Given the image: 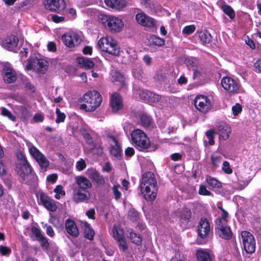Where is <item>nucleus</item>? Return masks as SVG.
<instances>
[{
  "instance_id": "nucleus-36",
  "label": "nucleus",
  "mask_w": 261,
  "mask_h": 261,
  "mask_svg": "<svg viewBox=\"0 0 261 261\" xmlns=\"http://www.w3.org/2000/svg\"><path fill=\"white\" fill-rule=\"evenodd\" d=\"M29 151L30 154L36 161L43 155V154L34 145H30L29 146Z\"/></svg>"
},
{
  "instance_id": "nucleus-42",
  "label": "nucleus",
  "mask_w": 261,
  "mask_h": 261,
  "mask_svg": "<svg viewBox=\"0 0 261 261\" xmlns=\"http://www.w3.org/2000/svg\"><path fill=\"white\" fill-rule=\"evenodd\" d=\"M56 113L57 114V119L56 122L57 123L63 122L64 121L66 118V115L64 113L60 111V109L58 108L56 109Z\"/></svg>"
},
{
  "instance_id": "nucleus-50",
  "label": "nucleus",
  "mask_w": 261,
  "mask_h": 261,
  "mask_svg": "<svg viewBox=\"0 0 261 261\" xmlns=\"http://www.w3.org/2000/svg\"><path fill=\"white\" fill-rule=\"evenodd\" d=\"M117 242L119 244V249L123 252L126 250L128 248L126 240L124 238L117 240Z\"/></svg>"
},
{
  "instance_id": "nucleus-11",
  "label": "nucleus",
  "mask_w": 261,
  "mask_h": 261,
  "mask_svg": "<svg viewBox=\"0 0 261 261\" xmlns=\"http://www.w3.org/2000/svg\"><path fill=\"white\" fill-rule=\"evenodd\" d=\"M2 74L4 80L7 83H12L16 80V73L9 63L3 64Z\"/></svg>"
},
{
  "instance_id": "nucleus-13",
  "label": "nucleus",
  "mask_w": 261,
  "mask_h": 261,
  "mask_svg": "<svg viewBox=\"0 0 261 261\" xmlns=\"http://www.w3.org/2000/svg\"><path fill=\"white\" fill-rule=\"evenodd\" d=\"M18 37L15 35H10L1 41L2 46L10 51H15L18 44Z\"/></svg>"
},
{
  "instance_id": "nucleus-10",
  "label": "nucleus",
  "mask_w": 261,
  "mask_h": 261,
  "mask_svg": "<svg viewBox=\"0 0 261 261\" xmlns=\"http://www.w3.org/2000/svg\"><path fill=\"white\" fill-rule=\"evenodd\" d=\"M135 19L139 24L145 27L152 28L156 25V20L143 12L137 13Z\"/></svg>"
},
{
  "instance_id": "nucleus-46",
  "label": "nucleus",
  "mask_w": 261,
  "mask_h": 261,
  "mask_svg": "<svg viewBox=\"0 0 261 261\" xmlns=\"http://www.w3.org/2000/svg\"><path fill=\"white\" fill-rule=\"evenodd\" d=\"M128 217L133 221H136L139 218L138 212L134 209L129 210Z\"/></svg>"
},
{
  "instance_id": "nucleus-3",
  "label": "nucleus",
  "mask_w": 261,
  "mask_h": 261,
  "mask_svg": "<svg viewBox=\"0 0 261 261\" xmlns=\"http://www.w3.org/2000/svg\"><path fill=\"white\" fill-rule=\"evenodd\" d=\"M97 45L102 51L116 56L119 55V48L116 41L111 37L100 38L98 42Z\"/></svg>"
},
{
  "instance_id": "nucleus-41",
  "label": "nucleus",
  "mask_w": 261,
  "mask_h": 261,
  "mask_svg": "<svg viewBox=\"0 0 261 261\" xmlns=\"http://www.w3.org/2000/svg\"><path fill=\"white\" fill-rule=\"evenodd\" d=\"M216 134V132L214 129H209L206 132V136L208 139V144L211 145H213L215 144L214 140V136Z\"/></svg>"
},
{
  "instance_id": "nucleus-19",
  "label": "nucleus",
  "mask_w": 261,
  "mask_h": 261,
  "mask_svg": "<svg viewBox=\"0 0 261 261\" xmlns=\"http://www.w3.org/2000/svg\"><path fill=\"white\" fill-rule=\"evenodd\" d=\"M219 133V138L221 140H226L229 137L231 132L228 125L224 122H219L217 125Z\"/></svg>"
},
{
  "instance_id": "nucleus-25",
  "label": "nucleus",
  "mask_w": 261,
  "mask_h": 261,
  "mask_svg": "<svg viewBox=\"0 0 261 261\" xmlns=\"http://www.w3.org/2000/svg\"><path fill=\"white\" fill-rule=\"evenodd\" d=\"M81 226L84 231V237L90 241H92L94 238L95 232L91 227L90 224L86 221L81 222Z\"/></svg>"
},
{
  "instance_id": "nucleus-1",
  "label": "nucleus",
  "mask_w": 261,
  "mask_h": 261,
  "mask_svg": "<svg viewBox=\"0 0 261 261\" xmlns=\"http://www.w3.org/2000/svg\"><path fill=\"white\" fill-rule=\"evenodd\" d=\"M140 187L141 193L146 200L153 201L155 199L158 188L152 172H147L143 174Z\"/></svg>"
},
{
  "instance_id": "nucleus-34",
  "label": "nucleus",
  "mask_w": 261,
  "mask_h": 261,
  "mask_svg": "<svg viewBox=\"0 0 261 261\" xmlns=\"http://www.w3.org/2000/svg\"><path fill=\"white\" fill-rule=\"evenodd\" d=\"M206 180L208 184L213 188L219 189L222 187L221 183L215 178L206 175Z\"/></svg>"
},
{
  "instance_id": "nucleus-40",
  "label": "nucleus",
  "mask_w": 261,
  "mask_h": 261,
  "mask_svg": "<svg viewBox=\"0 0 261 261\" xmlns=\"http://www.w3.org/2000/svg\"><path fill=\"white\" fill-rule=\"evenodd\" d=\"M112 81L113 82H118L122 83L124 81V77L123 75L117 71H112Z\"/></svg>"
},
{
  "instance_id": "nucleus-14",
  "label": "nucleus",
  "mask_w": 261,
  "mask_h": 261,
  "mask_svg": "<svg viewBox=\"0 0 261 261\" xmlns=\"http://www.w3.org/2000/svg\"><path fill=\"white\" fill-rule=\"evenodd\" d=\"M211 228L207 219L202 218L198 225V234L201 239H204L210 233Z\"/></svg>"
},
{
  "instance_id": "nucleus-55",
  "label": "nucleus",
  "mask_w": 261,
  "mask_h": 261,
  "mask_svg": "<svg viewBox=\"0 0 261 261\" xmlns=\"http://www.w3.org/2000/svg\"><path fill=\"white\" fill-rule=\"evenodd\" d=\"M84 138L85 139L86 143L91 146H92L94 143H95L91 135L87 132H85L83 134Z\"/></svg>"
},
{
  "instance_id": "nucleus-18",
  "label": "nucleus",
  "mask_w": 261,
  "mask_h": 261,
  "mask_svg": "<svg viewBox=\"0 0 261 261\" xmlns=\"http://www.w3.org/2000/svg\"><path fill=\"white\" fill-rule=\"evenodd\" d=\"M65 229L67 232L73 238H77L80 234L79 229L75 222L68 219L65 223Z\"/></svg>"
},
{
  "instance_id": "nucleus-51",
  "label": "nucleus",
  "mask_w": 261,
  "mask_h": 261,
  "mask_svg": "<svg viewBox=\"0 0 261 261\" xmlns=\"http://www.w3.org/2000/svg\"><path fill=\"white\" fill-rule=\"evenodd\" d=\"M228 217V214L227 212H226V211H224V212H222L221 217L219 219L218 222H217V224H226Z\"/></svg>"
},
{
  "instance_id": "nucleus-17",
  "label": "nucleus",
  "mask_w": 261,
  "mask_h": 261,
  "mask_svg": "<svg viewBox=\"0 0 261 261\" xmlns=\"http://www.w3.org/2000/svg\"><path fill=\"white\" fill-rule=\"evenodd\" d=\"M75 181L77 184V187H75L73 189H77L84 191H89L88 189L92 187L91 181L83 176L76 177Z\"/></svg>"
},
{
  "instance_id": "nucleus-52",
  "label": "nucleus",
  "mask_w": 261,
  "mask_h": 261,
  "mask_svg": "<svg viewBox=\"0 0 261 261\" xmlns=\"http://www.w3.org/2000/svg\"><path fill=\"white\" fill-rule=\"evenodd\" d=\"M1 113L3 116L8 117L11 120L14 121L15 120V117L5 108H2Z\"/></svg>"
},
{
  "instance_id": "nucleus-47",
  "label": "nucleus",
  "mask_w": 261,
  "mask_h": 261,
  "mask_svg": "<svg viewBox=\"0 0 261 261\" xmlns=\"http://www.w3.org/2000/svg\"><path fill=\"white\" fill-rule=\"evenodd\" d=\"M120 187L119 185H114L112 188L113 193L114 195L115 200H118L119 199L121 196V192L118 190V188Z\"/></svg>"
},
{
  "instance_id": "nucleus-60",
  "label": "nucleus",
  "mask_w": 261,
  "mask_h": 261,
  "mask_svg": "<svg viewBox=\"0 0 261 261\" xmlns=\"http://www.w3.org/2000/svg\"><path fill=\"white\" fill-rule=\"evenodd\" d=\"M86 167V164L85 161L81 159L80 161L77 162L76 165V168L79 171H81L84 170Z\"/></svg>"
},
{
  "instance_id": "nucleus-62",
  "label": "nucleus",
  "mask_w": 261,
  "mask_h": 261,
  "mask_svg": "<svg viewBox=\"0 0 261 261\" xmlns=\"http://www.w3.org/2000/svg\"><path fill=\"white\" fill-rule=\"evenodd\" d=\"M0 252L2 255H6L11 253V250L10 248L4 246H0Z\"/></svg>"
},
{
  "instance_id": "nucleus-4",
  "label": "nucleus",
  "mask_w": 261,
  "mask_h": 261,
  "mask_svg": "<svg viewBox=\"0 0 261 261\" xmlns=\"http://www.w3.org/2000/svg\"><path fill=\"white\" fill-rule=\"evenodd\" d=\"M131 137L134 144L141 150L150 148V141L143 130L140 129L134 130L131 133Z\"/></svg>"
},
{
  "instance_id": "nucleus-33",
  "label": "nucleus",
  "mask_w": 261,
  "mask_h": 261,
  "mask_svg": "<svg viewBox=\"0 0 261 261\" xmlns=\"http://www.w3.org/2000/svg\"><path fill=\"white\" fill-rule=\"evenodd\" d=\"M113 236L116 241L125 238L123 230L120 227L116 226H114L113 228Z\"/></svg>"
},
{
  "instance_id": "nucleus-12",
  "label": "nucleus",
  "mask_w": 261,
  "mask_h": 261,
  "mask_svg": "<svg viewBox=\"0 0 261 261\" xmlns=\"http://www.w3.org/2000/svg\"><path fill=\"white\" fill-rule=\"evenodd\" d=\"M91 197V193L89 191H84L77 189H73L72 198L76 203L81 202L87 203Z\"/></svg>"
},
{
  "instance_id": "nucleus-8",
  "label": "nucleus",
  "mask_w": 261,
  "mask_h": 261,
  "mask_svg": "<svg viewBox=\"0 0 261 261\" xmlns=\"http://www.w3.org/2000/svg\"><path fill=\"white\" fill-rule=\"evenodd\" d=\"M45 8L51 11L61 12L66 8L64 0H44Z\"/></svg>"
},
{
  "instance_id": "nucleus-16",
  "label": "nucleus",
  "mask_w": 261,
  "mask_h": 261,
  "mask_svg": "<svg viewBox=\"0 0 261 261\" xmlns=\"http://www.w3.org/2000/svg\"><path fill=\"white\" fill-rule=\"evenodd\" d=\"M191 210L187 207H184L178 211L177 217L181 226L186 227L191 217Z\"/></svg>"
},
{
  "instance_id": "nucleus-7",
  "label": "nucleus",
  "mask_w": 261,
  "mask_h": 261,
  "mask_svg": "<svg viewBox=\"0 0 261 261\" xmlns=\"http://www.w3.org/2000/svg\"><path fill=\"white\" fill-rule=\"evenodd\" d=\"M194 103L195 108L203 113L207 112L212 107L211 100L204 95H197L194 99Z\"/></svg>"
},
{
  "instance_id": "nucleus-64",
  "label": "nucleus",
  "mask_w": 261,
  "mask_h": 261,
  "mask_svg": "<svg viewBox=\"0 0 261 261\" xmlns=\"http://www.w3.org/2000/svg\"><path fill=\"white\" fill-rule=\"evenodd\" d=\"M142 73H143L142 70L140 68H136L133 71L134 76L136 78H137L138 79H140L142 77Z\"/></svg>"
},
{
  "instance_id": "nucleus-63",
  "label": "nucleus",
  "mask_w": 261,
  "mask_h": 261,
  "mask_svg": "<svg viewBox=\"0 0 261 261\" xmlns=\"http://www.w3.org/2000/svg\"><path fill=\"white\" fill-rule=\"evenodd\" d=\"M43 227L46 228V234L48 236L51 237L54 236V231L51 226L48 225L47 224H45L43 225Z\"/></svg>"
},
{
  "instance_id": "nucleus-27",
  "label": "nucleus",
  "mask_w": 261,
  "mask_h": 261,
  "mask_svg": "<svg viewBox=\"0 0 261 261\" xmlns=\"http://www.w3.org/2000/svg\"><path fill=\"white\" fill-rule=\"evenodd\" d=\"M89 177L97 184L103 185L105 183L104 177L95 170H91L89 171Z\"/></svg>"
},
{
  "instance_id": "nucleus-2",
  "label": "nucleus",
  "mask_w": 261,
  "mask_h": 261,
  "mask_svg": "<svg viewBox=\"0 0 261 261\" xmlns=\"http://www.w3.org/2000/svg\"><path fill=\"white\" fill-rule=\"evenodd\" d=\"M82 101L84 103L80 105L81 109L93 112L101 104L102 97L97 91H88L83 95Z\"/></svg>"
},
{
  "instance_id": "nucleus-23",
  "label": "nucleus",
  "mask_w": 261,
  "mask_h": 261,
  "mask_svg": "<svg viewBox=\"0 0 261 261\" xmlns=\"http://www.w3.org/2000/svg\"><path fill=\"white\" fill-rule=\"evenodd\" d=\"M17 167L19 169L20 175L23 180H25L26 177L31 175L32 168L28 162L21 164H17Z\"/></svg>"
},
{
  "instance_id": "nucleus-56",
  "label": "nucleus",
  "mask_w": 261,
  "mask_h": 261,
  "mask_svg": "<svg viewBox=\"0 0 261 261\" xmlns=\"http://www.w3.org/2000/svg\"><path fill=\"white\" fill-rule=\"evenodd\" d=\"M199 194L200 195L204 196H210L212 193L206 189V188L204 185H200L199 189Z\"/></svg>"
},
{
  "instance_id": "nucleus-22",
  "label": "nucleus",
  "mask_w": 261,
  "mask_h": 261,
  "mask_svg": "<svg viewBox=\"0 0 261 261\" xmlns=\"http://www.w3.org/2000/svg\"><path fill=\"white\" fill-rule=\"evenodd\" d=\"M111 106L113 111L117 112L123 107L122 98L117 93H114L111 97Z\"/></svg>"
},
{
  "instance_id": "nucleus-15",
  "label": "nucleus",
  "mask_w": 261,
  "mask_h": 261,
  "mask_svg": "<svg viewBox=\"0 0 261 261\" xmlns=\"http://www.w3.org/2000/svg\"><path fill=\"white\" fill-rule=\"evenodd\" d=\"M41 203L48 211L52 212L56 211L57 207L54 200L49 197L46 194L42 192L40 194Z\"/></svg>"
},
{
  "instance_id": "nucleus-21",
  "label": "nucleus",
  "mask_w": 261,
  "mask_h": 261,
  "mask_svg": "<svg viewBox=\"0 0 261 261\" xmlns=\"http://www.w3.org/2000/svg\"><path fill=\"white\" fill-rule=\"evenodd\" d=\"M139 95L141 98L145 100L150 101L153 102H158L161 99V95L147 90L140 91Z\"/></svg>"
},
{
  "instance_id": "nucleus-59",
  "label": "nucleus",
  "mask_w": 261,
  "mask_h": 261,
  "mask_svg": "<svg viewBox=\"0 0 261 261\" xmlns=\"http://www.w3.org/2000/svg\"><path fill=\"white\" fill-rule=\"evenodd\" d=\"M37 240L39 242L41 247L45 249L48 248L49 246V243L46 239L43 236Z\"/></svg>"
},
{
  "instance_id": "nucleus-35",
  "label": "nucleus",
  "mask_w": 261,
  "mask_h": 261,
  "mask_svg": "<svg viewBox=\"0 0 261 261\" xmlns=\"http://www.w3.org/2000/svg\"><path fill=\"white\" fill-rule=\"evenodd\" d=\"M221 8L223 12L226 15L228 16L231 19H232L234 18L236 15L235 12L230 6L224 4L221 6Z\"/></svg>"
},
{
  "instance_id": "nucleus-38",
  "label": "nucleus",
  "mask_w": 261,
  "mask_h": 261,
  "mask_svg": "<svg viewBox=\"0 0 261 261\" xmlns=\"http://www.w3.org/2000/svg\"><path fill=\"white\" fill-rule=\"evenodd\" d=\"M90 150L97 155H102L103 153V149L101 144L99 142L94 143L90 148Z\"/></svg>"
},
{
  "instance_id": "nucleus-44",
  "label": "nucleus",
  "mask_w": 261,
  "mask_h": 261,
  "mask_svg": "<svg viewBox=\"0 0 261 261\" xmlns=\"http://www.w3.org/2000/svg\"><path fill=\"white\" fill-rule=\"evenodd\" d=\"M111 153L113 156L119 158L121 154V149L120 146L118 145V144L117 145H115V146H113L111 149Z\"/></svg>"
},
{
  "instance_id": "nucleus-31",
  "label": "nucleus",
  "mask_w": 261,
  "mask_h": 261,
  "mask_svg": "<svg viewBox=\"0 0 261 261\" xmlns=\"http://www.w3.org/2000/svg\"><path fill=\"white\" fill-rule=\"evenodd\" d=\"M127 231L129 232V238L133 243L137 245L141 244L142 238L139 234L135 233L132 229H128Z\"/></svg>"
},
{
  "instance_id": "nucleus-61",
  "label": "nucleus",
  "mask_w": 261,
  "mask_h": 261,
  "mask_svg": "<svg viewBox=\"0 0 261 261\" xmlns=\"http://www.w3.org/2000/svg\"><path fill=\"white\" fill-rule=\"evenodd\" d=\"M232 111L234 116H237L242 111V107L239 103H236L232 107Z\"/></svg>"
},
{
  "instance_id": "nucleus-45",
  "label": "nucleus",
  "mask_w": 261,
  "mask_h": 261,
  "mask_svg": "<svg viewBox=\"0 0 261 261\" xmlns=\"http://www.w3.org/2000/svg\"><path fill=\"white\" fill-rule=\"evenodd\" d=\"M222 158L220 156H215L212 155L211 161L213 166L214 168L218 167L222 161Z\"/></svg>"
},
{
  "instance_id": "nucleus-43",
  "label": "nucleus",
  "mask_w": 261,
  "mask_h": 261,
  "mask_svg": "<svg viewBox=\"0 0 261 261\" xmlns=\"http://www.w3.org/2000/svg\"><path fill=\"white\" fill-rule=\"evenodd\" d=\"M62 39L64 42V44L70 47H73L72 44V36L70 35V33L65 34L62 36Z\"/></svg>"
},
{
  "instance_id": "nucleus-57",
  "label": "nucleus",
  "mask_w": 261,
  "mask_h": 261,
  "mask_svg": "<svg viewBox=\"0 0 261 261\" xmlns=\"http://www.w3.org/2000/svg\"><path fill=\"white\" fill-rule=\"evenodd\" d=\"M223 171L227 174H231L232 170L230 167L229 163L227 161H224L222 166Z\"/></svg>"
},
{
  "instance_id": "nucleus-6",
  "label": "nucleus",
  "mask_w": 261,
  "mask_h": 261,
  "mask_svg": "<svg viewBox=\"0 0 261 261\" xmlns=\"http://www.w3.org/2000/svg\"><path fill=\"white\" fill-rule=\"evenodd\" d=\"M243 248L248 254L254 252L256 248L255 241L254 236L249 231H243L241 232Z\"/></svg>"
},
{
  "instance_id": "nucleus-54",
  "label": "nucleus",
  "mask_w": 261,
  "mask_h": 261,
  "mask_svg": "<svg viewBox=\"0 0 261 261\" xmlns=\"http://www.w3.org/2000/svg\"><path fill=\"white\" fill-rule=\"evenodd\" d=\"M151 39L152 43L158 46H162L165 43L164 39L154 36L151 37Z\"/></svg>"
},
{
  "instance_id": "nucleus-5",
  "label": "nucleus",
  "mask_w": 261,
  "mask_h": 261,
  "mask_svg": "<svg viewBox=\"0 0 261 261\" xmlns=\"http://www.w3.org/2000/svg\"><path fill=\"white\" fill-rule=\"evenodd\" d=\"M102 23L107 27L112 33H119L123 28L124 23L121 19L111 15H101Z\"/></svg>"
},
{
  "instance_id": "nucleus-20",
  "label": "nucleus",
  "mask_w": 261,
  "mask_h": 261,
  "mask_svg": "<svg viewBox=\"0 0 261 261\" xmlns=\"http://www.w3.org/2000/svg\"><path fill=\"white\" fill-rule=\"evenodd\" d=\"M217 228L219 229V234L221 238L226 240L231 238L232 233L226 224H217Z\"/></svg>"
},
{
  "instance_id": "nucleus-26",
  "label": "nucleus",
  "mask_w": 261,
  "mask_h": 261,
  "mask_svg": "<svg viewBox=\"0 0 261 261\" xmlns=\"http://www.w3.org/2000/svg\"><path fill=\"white\" fill-rule=\"evenodd\" d=\"M76 61L80 67L85 69H90L94 66L93 62L85 57H78Z\"/></svg>"
},
{
  "instance_id": "nucleus-37",
  "label": "nucleus",
  "mask_w": 261,
  "mask_h": 261,
  "mask_svg": "<svg viewBox=\"0 0 261 261\" xmlns=\"http://www.w3.org/2000/svg\"><path fill=\"white\" fill-rule=\"evenodd\" d=\"M193 67V80H199L204 76V72L202 68L198 66H195Z\"/></svg>"
},
{
  "instance_id": "nucleus-32",
  "label": "nucleus",
  "mask_w": 261,
  "mask_h": 261,
  "mask_svg": "<svg viewBox=\"0 0 261 261\" xmlns=\"http://www.w3.org/2000/svg\"><path fill=\"white\" fill-rule=\"evenodd\" d=\"M36 162L39 165L41 169L43 171H46L49 165V162L48 160L46 159L45 155L43 154L38 158Z\"/></svg>"
},
{
  "instance_id": "nucleus-49",
  "label": "nucleus",
  "mask_w": 261,
  "mask_h": 261,
  "mask_svg": "<svg viewBox=\"0 0 261 261\" xmlns=\"http://www.w3.org/2000/svg\"><path fill=\"white\" fill-rule=\"evenodd\" d=\"M196 28L194 25H190L185 27L182 30V33L186 35H190L195 31Z\"/></svg>"
},
{
  "instance_id": "nucleus-9",
  "label": "nucleus",
  "mask_w": 261,
  "mask_h": 261,
  "mask_svg": "<svg viewBox=\"0 0 261 261\" xmlns=\"http://www.w3.org/2000/svg\"><path fill=\"white\" fill-rule=\"evenodd\" d=\"M223 88L229 93L235 94L239 92V85L231 77L225 76L221 80Z\"/></svg>"
},
{
  "instance_id": "nucleus-28",
  "label": "nucleus",
  "mask_w": 261,
  "mask_h": 261,
  "mask_svg": "<svg viewBox=\"0 0 261 261\" xmlns=\"http://www.w3.org/2000/svg\"><path fill=\"white\" fill-rule=\"evenodd\" d=\"M105 2L108 7L120 9L126 6L125 0H105Z\"/></svg>"
},
{
  "instance_id": "nucleus-24",
  "label": "nucleus",
  "mask_w": 261,
  "mask_h": 261,
  "mask_svg": "<svg viewBox=\"0 0 261 261\" xmlns=\"http://www.w3.org/2000/svg\"><path fill=\"white\" fill-rule=\"evenodd\" d=\"M141 124L144 127L151 129L154 128L155 123L150 116L147 114H142L139 115Z\"/></svg>"
},
{
  "instance_id": "nucleus-30",
  "label": "nucleus",
  "mask_w": 261,
  "mask_h": 261,
  "mask_svg": "<svg viewBox=\"0 0 261 261\" xmlns=\"http://www.w3.org/2000/svg\"><path fill=\"white\" fill-rule=\"evenodd\" d=\"M196 255L197 261H212V255L205 250L199 249L197 250Z\"/></svg>"
},
{
  "instance_id": "nucleus-58",
  "label": "nucleus",
  "mask_w": 261,
  "mask_h": 261,
  "mask_svg": "<svg viewBox=\"0 0 261 261\" xmlns=\"http://www.w3.org/2000/svg\"><path fill=\"white\" fill-rule=\"evenodd\" d=\"M50 19L55 23H59L64 21L65 17L63 16H59L56 14H51Z\"/></svg>"
},
{
  "instance_id": "nucleus-53",
  "label": "nucleus",
  "mask_w": 261,
  "mask_h": 261,
  "mask_svg": "<svg viewBox=\"0 0 261 261\" xmlns=\"http://www.w3.org/2000/svg\"><path fill=\"white\" fill-rule=\"evenodd\" d=\"M31 233L34 236L36 240L40 238L43 235L41 234V231L39 229L35 226H33L31 228Z\"/></svg>"
},
{
  "instance_id": "nucleus-48",
  "label": "nucleus",
  "mask_w": 261,
  "mask_h": 261,
  "mask_svg": "<svg viewBox=\"0 0 261 261\" xmlns=\"http://www.w3.org/2000/svg\"><path fill=\"white\" fill-rule=\"evenodd\" d=\"M72 36V44L73 47L77 46L81 42V39L79 36L75 33H70Z\"/></svg>"
},
{
  "instance_id": "nucleus-29",
  "label": "nucleus",
  "mask_w": 261,
  "mask_h": 261,
  "mask_svg": "<svg viewBox=\"0 0 261 261\" xmlns=\"http://www.w3.org/2000/svg\"><path fill=\"white\" fill-rule=\"evenodd\" d=\"M34 63L35 64V69H37L40 72H43L47 69L48 62L43 59L34 58Z\"/></svg>"
},
{
  "instance_id": "nucleus-39",
  "label": "nucleus",
  "mask_w": 261,
  "mask_h": 261,
  "mask_svg": "<svg viewBox=\"0 0 261 261\" xmlns=\"http://www.w3.org/2000/svg\"><path fill=\"white\" fill-rule=\"evenodd\" d=\"M199 37L203 44L209 43L211 41L212 36L208 32H200L199 33Z\"/></svg>"
}]
</instances>
